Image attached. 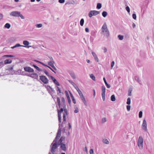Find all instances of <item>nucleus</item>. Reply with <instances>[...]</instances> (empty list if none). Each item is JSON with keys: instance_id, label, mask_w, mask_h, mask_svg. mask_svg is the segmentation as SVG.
Masks as SVG:
<instances>
[{"instance_id": "obj_1", "label": "nucleus", "mask_w": 154, "mask_h": 154, "mask_svg": "<svg viewBox=\"0 0 154 154\" xmlns=\"http://www.w3.org/2000/svg\"><path fill=\"white\" fill-rule=\"evenodd\" d=\"M46 88H47V90L49 91V92L51 95L52 98H53L54 100H55L54 99H56V102L58 103V97L55 96L54 95H53V94L54 93V91L53 89L50 86L48 85H46L45 86Z\"/></svg>"}, {"instance_id": "obj_2", "label": "nucleus", "mask_w": 154, "mask_h": 154, "mask_svg": "<svg viewBox=\"0 0 154 154\" xmlns=\"http://www.w3.org/2000/svg\"><path fill=\"white\" fill-rule=\"evenodd\" d=\"M143 139L142 136H140L138 138V145L140 149H142L143 148Z\"/></svg>"}, {"instance_id": "obj_3", "label": "nucleus", "mask_w": 154, "mask_h": 154, "mask_svg": "<svg viewBox=\"0 0 154 154\" xmlns=\"http://www.w3.org/2000/svg\"><path fill=\"white\" fill-rule=\"evenodd\" d=\"M78 93L80 96L81 100L82 101L85 105V106H87V103L82 91H79L78 92Z\"/></svg>"}, {"instance_id": "obj_4", "label": "nucleus", "mask_w": 154, "mask_h": 154, "mask_svg": "<svg viewBox=\"0 0 154 154\" xmlns=\"http://www.w3.org/2000/svg\"><path fill=\"white\" fill-rule=\"evenodd\" d=\"M100 14V12L97 11H90L88 15L90 17H91L93 16L97 15Z\"/></svg>"}, {"instance_id": "obj_5", "label": "nucleus", "mask_w": 154, "mask_h": 154, "mask_svg": "<svg viewBox=\"0 0 154 154\" xmlns=\"http://www.w3.org/2000/svg\"><path fill=\"white\" fill-rule=\"evenodd\" d=\"M40 80L44 84H47L48 82V79L44 75H41L39 76Z\"/></svg>"}, {"instance_id": "obj_6", "label": "nucleus", "mask_w": 154, "mask_h": 154, "mask_svg": "<svg viewBox=\"0 0 154 154\" xmlns=\"http://www.w3.org/2000/svg\"><path fill=\"white\" fill-rule=\"evenodd\" d=\"M62 127V124H59V129L58 130V138L60 137L61 136V132L64 133L65 131V130L64 128L62 129L61 127Z\"/></svg>"}, {"instance_id": "obj_7", "label": "nucleus", "mask_w": 154, "mask_h": 154, "mask_svg": "<svg viewBox=\"0 0 154 154\" xmlns=\"http://www.w3.org/2000/svg\"><path fill=\"white\" fill-rule=\"evenodd\" d=\"M26 75L29 76L32 78L36 79L38 81H39L38 79V76L37 74L36 73H33L31 74V75L26 74Z\"/></svg>"}, {"instance_id": "obj_8", "label": "nucleus", "mask_w": 154, "mask_h": 154, "mask_svg": "<svg viewBox=\"0 0 154 154\" xmlns=\"http://www.w3.org/2000/svg\"><path fill=\"white\" fill-rule=\"evenodd\" d=\"M142 128L145 131H147V123L145 119H144L143 121V124L142 125Z\"/></svg>"}, {"instance_id": "obj_9", "label": "nucleus", "mask_w": 154, "mask_h": 154, "mask_svg": "<svg viewBox=\"0 0 154 154\" xmlns=\"http://www.w3.org/2000/svg\"><path fill=\"white\" fill-rule=\"evenodd\" d=\"M24 69L26 72H32L34 71V70L33 69L29 66H26L24 67Z\"/></svg>"}, {"instance_id": "obj_10", "label": "nucleus", "mask_w": 154, "mask_h": 154, "mask_svg": "<svg viewBox=\"0 0 154 154\" xmlns=\"http://www.w3.org/2000/svg\"><path fill=\"white\" fill-rule=\"evenodd\" d=\"M20 13V12L18 11H12L10 13V15L13 17H18Z\"/></svg>"}, {"instance_id": "obj_11", "label": "nucleus", "mask_w": 154, "mask_h": 154, "mask_svg": "<svg viewBox=\"0 0 154 154\" xmlns=\"http://www.w3.org/2000/svg\"><path fill=\"white\" fill-rule=\"evenodd\" d=\"M59 145L60 146V148L62 150H63L64 151H65L66 150V145L65 144L63 143H61L60 144H59Z\"/></svg>"}, {"instance_id": "obj_12", "label": "nucleus", "mask_w": 154, "mask_h": 154, "mask_svg": "<svg viewBox=\"0 0 154 154\" xmlns=\"http://www.w3.org/2000/svg\"><path fill=\"white\" fill-rule=\"evenodd\" d=\"M64 107L66 108V107L65 106H64L63 108H64V112L65 113H64L63 115V121H66V116L65 115H67V109L66 108H65Z\"/></svg>"}, {"instance_id": "obj_13", "label": "nucleus", "mask_w": 154, "mask_h": 154, "mask_svg": "<svg viewBox=\"0 0 154 154\" xmlns=\"http://www.w3.org/2000/svg\"><path fill=\"white\" fill-rule=\"evenodd\" d=\"M63 108H61L60 110H58V120L60 122H61V116L59 113H61L63 112Z\"/></svg>"}, {"instance_id": "obj_14", "label": "nucleus", "mask_w": 154, "mask_h": 154, "mask_svg": "<svg viewBox=\"0 0 154 154\" xmlns=\"http://www.w3.org/2000/svg\"><path fill=\"white\" fill-rule=\"evenodd\" d=\"M65 139L66 137L65 136H62L60 139L58 140V146H59L60 144L63 143L62 141L65 140Z\"/></svg>"}, {"instance_id": "obj_15", "label": "nucleus", "mask_w": 154, "mask_h": 154, "mask_svg": "<svg viewBox=\"0 0 154 154\" xmlns=\"http://www.w3.org/2000/svg\"><path fill=\"white\" fill-rule=\"evenodd\" d=\"M51 78L52 80H53L54 83L56 84L57 85V91H58V82L57 81V80L54 78L53 76H51Z\"/></svg>"}, {"instance_id": "obj_16", "label": "nucleus", "mask_w": 154, "mask_h": 154, "mask_svg": "<svg viewBox=\"0 0 154 154\" xmlns=\"http://www.w3.org/2000/svg\"><path fill=\"white\" fill-rule=\"evenodd\" d=\"M65 92L66 93V96L67 97V99L68 100V102L69 104H70L71 103V100H70V98L69 94L67 92V91H65Z\"/></svg>"}, {"instance_id": "obj_17", "label": "nucleus", "mask_w": 154, "mask_h": 154, "mask_svg": "<svg viewBox=\"0 0 154 154\" xmlns=\"http://www.w3.org/2000/svg\"><path fill=\"white\" fill-rule=\"evenodd\" d=\"M92 54L93 57H94V58L95 61L97 62H99L98 59L97 57V55L94 52H92Z\"/></svg>"}, {"instance_id": "obj_18", "label": "nucleus", "mask_w": 154, "mask_h": 154, "mask_svg": "<svg viewBox=\"0 0 154 154\" xmlns=\"http://www.w3.org/2000/svg\"><path fill=\"white\" fill-rule=\"evenodd\" d=\"M23 44L25 46H27V47L28 48H29L30 47H32L31 46H28L29 44V42L28 41L26 40H24L23 42Z\"/></svg>"}, {"instance_id": "obj_19", "label": "nucleus", "mask_w": 154, "mask_h": 154, "mask_svg": "<svg viewBox=\"0 0 154 154\" xmlns=\"http://www.w3.org/2000/svg\"><path fill=\"white\" fill-rule=\"evenodd\" d=\"M14 66V65H11L10 66H7L6 70L8 71L12 70L13 69Z\"/></svg>"}, {"instance_id": "obj_20", "label": "nucleus", "mask_w": 154, "mask_h": 154, "mask_svg": "<svg viewBox=\"0 0 154 154\" xmlns=\"http://www.w3.org/2000/svg\"><path fill=\"white\" fill-rule=\"evenodd\" d=\"M102 31L104 32V31L106 30V29H108L106 25V23H104L103 25L102 28Z\"/></svg>"}, {"instance_id": "obj_21", "label": "nucleus", "mask_w": 154, "mask_h": 154, "mask_svg": "<svg viewBox=\"0 0 154 154\" xmlns=\"http://www.w3.org/2000/svg\"><path fill=\"white\" fill-rule=\"evenodd\" d=\"M19 47H26V46H25L21 45L20 44L18 43V44H16L14 46L11 47V49H14L16 48Z\"/></svg>"}, {"instance_id": "obj_22", "label": "nucleus", "mask_w": 154, "mask_h": 154, "mask_svg": "<svg viewBox=\"0 0 154 154\" xmlns=\"http://www.w3.org/2000/svg\"><path fill=\"white\" fill-rule=\"evenodd\" d=\"M69 73L71 76V77L73 79H75L76 78V76L75 75V73L72 72V71H70L69 72Z\"/></svg>"}, {"instance_id": "obj_23", "label": "nucleus", "mask_w": 154, "mask_h": 154, "mask_svg": "<svg viewBox=\"0 0 154 154\" xmlns=\"http://www.w3.org/2000/svg\"><path fill=\"white\" fill-rule=\"evenodd\" d=\"M134 79L140 85H141V81L140 80L139 78L138 77L135 76L134 77Z\"/></svg>"}, {"instance_id": "obj_24", "label": "nucleus", "mask_w": 154, "mask_h": 154, "mask_svg": "<svg viewBox=\"0 0 154 154\" xmlns=\"http://www.w3.org/2000/svg\"><path fill=\"white\" fill-rule=\"evenodd\" d=\"M69 93H70V94L71 97L72 99V100L73 103L74 104H75L76 103V101H75V98H74V97L72 94L70 92H69Z\"/></svg>"}, {"instance_id": "obj_25", "label": "nucleus", "mask_w": 154, "mask_h": 154, "mask_svg": "<svg viewBox=\"0 0 154 154\" xmlns=\"http://www.w3.org/2000/svg\"><path fill=\"white\" fill-rule=\"evenodd\" d=\"M103 81H104V82L105 84L106 85V86L107 88H109L111 86H110V85H109L107 83L105 78L104 77L103 78Z\"/></svg>"}, {"instance_id": "obj_26", "label": "nucleus", "mask_w": 154, "mask_h": 154, "mask_svg": "<svg viewBox=\"0 0 154 154\" xmlns=\"http://www.w3.org/2000/svg\"><path fill=\"white\" fill-rule=\"evenodd\" d=\"M12 62V60L10 59H6L4 61V63L5 64H10Z\"/></svg>"}, {"instance_id": "obj_27", "label": "nucleus", "mask_w": 154, "mask_h": 154, "mask_svg": "<svg viewBox=\"0 0 154 154\" xmlns=\"http://www.w3.org/2000/svg\"><path fill=\"white\" fill-rule=\"evenodd\" d=\"M102 94H105L106 92V88L104 86L101 87Z\"/></svg>"}, {"instance_id": "obj_28", "label": "nucleus", "mask_w": 154, "mask_h": 154, "mask_svg": "<svg viewBox=\"0 0 154 154\" xmlns=\"http://www.w3.org/2000/svg\"><path fill=\"white\" fill-rule=\"evenodd\" d=\"M10 27H11V25L8 23H6L4 26V28H7L8 29H9Z\"/></svg>"}, {"instance_id": "obj_29", "label": "nucleus", "mask_w": 154, "mask_h": 154, "mask_svg": "<svg viewBox=\"0 0 154 154\" xmlns=\"http://www.w3.org/2000/svg\"><path fill=\"white\" fill-rule=\"evenodd\" d=\"M32 66H33L39 72L41 71V69L39 68L38 66H37L35 64H33L32 65Z\"/></svg>"}, {"instance_id": "obj_30", "label": "nucleus", "mask_w": 154, "mask_h": 154, "mask_svg": "<svg viewBox=\"0 0 154 154\" xmlns=\"http://www.w3.org/2000/svg\"><path fill=\"white\" fill-rule=\"evenodd\" d=\"M111 100L112 101H115L116 100V98L114 94L112 95L111 96Z\"/></svg>"}, {"instance_id": "obj_31", "label": "nucleus", "mask_w": 154, "mask_h": 154, "mask_svg": "<svg viewBox=\"0 0 154 154\" xmlns=\"http://www.w3.org/2000/svg\"><path fill=\"white\" fill-rule=\"evenodd\" d=\"M104 32H105L104 34L107 37H108L109 35V33L108 29H106Z\"/></svg>"}, {"instance_id": "obj_32", "label": "nucleus", "mask_w": 154, "mask_h": 154, "mask_svg": "<svg viewBox=\"0 0 154 154\" xmlns=\"http://www.w3.org/2000/svg\"><path fill=\"white\" fill-rule=\"evenodd\" d=\"M73 86L78 92L80 91L79 88L75 84Z\"/></svg>"}, {"instance_id": "obj_33", "label": "nucleus", "mask_w": 154, "mask_h": 154, "mask_svg": "<svg viewBox=\"0 0 154 154\" xmlns=\"http://www.w3.org/2000/svg\"><path fill=\"white\" fill-rule=\"evenodd\" d=\"M54 61H50L48 62V64L51 66H52L54 65Z\"/></svg>"}, {"instance_id": "obj_34", "label": "nucleus", "mask_w": 154, "mask_h": 154, "mask_svg": "<svg viewBox=\"0 0 154 154\" xmlns=\"http://www.w3.org/2000/svg\"><path fill=\"white\" fill-rule=\"evenodd\" d=\"M91 36L96 37V34L95 32L94 31H92L91 32Z\"/></svg>"}, {"instance_id": "obj_35", "label": "nucleus", "mask_w": 154, "mask_h": 154, "mask_svg": "<svg viewBox=\"0 0 154 154\" xmlns=\"http://www.w3.org/2000/svg\"><path fill=\"white\" fill-rule=\"evenodd\" d=\"M107 15V12L106 11H103L102 13V15L104 17H106Z\"/></svg>"}, {"instance_id": "obj_36", "label": "nucleus", "mask_w": 154, "mask_h": 154, "mask_svg": "<svg viewBox=\"0 0 154 154\" xmlns=\"http://www.w3.org/2000/svg\"><path fill=\"white\" fill-rule=\"evenodd\" d=\"M95 38V37L90 36V41L91 43H93V41H94Z\"/></svg>"}, {"instance_id": "obj_37", "label": "nucleus", "mask_w": 154, "mask_h": 154, "mask_svg": "<svg viewBox=\"0 0 154 154\" xmlns=\"http://www.w3.org/2000/svg\"><path fill=\"white\" fill-rule=\"evenodd\" d=\"M84 19L83 18H82L81 19L80 21V25L82 26L84 23Z\"/></svg>"}, {"instance_id": "obj_38", "label": "nucleus", "mask_w": 154, "mask_h": 154, "mask_svg": "<svg viewBox=\"0 0 154 154\" xmlns=\"http://www.w3.org/2000/svg\"><path fill=\"white\" fill-rule=\"evenodd\" d=\"M102 7V5L101 3H98L97 4V8L98 9H100Z\"/></svg>"}, {"instance_id": "obj_39", "label": "nucleus", "mask_w": 154, "mask_h": 154, "mask_svg": "<svg viewBox=\"0 0 154 154\" xmlns=\"http://www.w3.org/2000/svg\"><path fill=\"white\" fill-rule=\"evenodd\" d=\"M90 78L93 80H95V78L94 75L93 74H91L90 75Z\"/></svg>"}, {"instance_id": "obj_40", "label": "nucleus", "mask_w": 154, "mask_h": 154, "mask_svg": "<svg viewBox=\"0 0 154 154\" xmlns=\"http://www.w3.org/2000/svg\"><path fill=\"white\" fill-rule=\"evenodd\" d=\"M103 143L106 144H108L109 143V141L107 139H103Z\"/></svg>"}, {"instance_id": "obj_41", "label": "nucleus", "mask_w": 154, "mask_h": 154, "mask_svg": "<svg viewBox=\"0 0 154 154\" xmlns=\"http://www.w3.org/2000/svg\"><path fill=\"white\" fill-rule=\"evenodd\" d=\"M118 38H119V39L122 40L123 39V35H119L118 36Z\"/></svg>"}, {"instance_id": "obj_42", "label": "nucleus", "mask_w": 154, "mask_h": 154, "mask_svg": "<svg viewBox=\"0 0 154 154\" xmlns=\"http://www.w3.org/2000/svg\"><path fill=\"white\" fill-rule=\"evenodd\" d=\"M126 103L128 105H130L131 103V99L130 97L128 98L127 100Z\"/></svg>"}, {"instance_id": "obj_43", "label": "nucleus", "mask_w": 154, "mask_h": 154, "mask_svg": "<svg viewBox=\"0 0 154 154\" xmlns=\"http://www.w3.org/2000/svg\"><path fill=\"white\" fill-rule=\"evenodd\" d=\"M132 91V89H129L128 91V95L129 96H131V91Z\"/></svg>"}, {"instance_id": "obj_44", "label": "nucleus", "mask_w": 154, "mask_h": 154, "mask_svg": "<svg viewBox=\"0 0 154 154\" xmlns=\"http://www.w3.org/2000/svg\"><path fill=\"white\" fill-rule=\"evenodd\" d=\"M143 114V112L142 111H140L139 112V117L140 118H141L142 117Z\"/></svg>"}, {"instance_id": "obj_45", "label": "nucleus", "mask_w": 154, "mask_h": 154, "mask_svg": "<svg viewBox=\"0 0 154 154\" xmlns=\"http://www.w3.org/2000/svg\"><path fill=\"white\" fill-rule=\"evenodd\" d=\"M35 26H36L37 28H39L42 27V24H36L35 25Z\"/></svg>"}, {"instance_id": "obj_46", "label": "nucleus", "mask_w": 154, "mask_h": 154, "mask_svg": "<svg viewBox=\"0 0 154 154\" xmlns=\"http://www.w3.org/2000/svg\"><path fill=\"white\" fill-rule=\"evenodd\" d=\"M3 57H14V56L11 55H4Z\"/></svg>"}, {"instance_id": "obj_47", "label": "nucleus", "mask_w": 154, "mask_h": 154, "mask_svg": "<svg viewBox=\"0 0 154 154\" xmlns=\"http://www.w3.org/2000/svg\"><path fill=\"white\" fill-rule=\"evenodd\" d=\"M18 17H20L22 19H24L25 17L23 16V15L20 14H20L18 15Z\"/></svg>"}, {"instance_id": "obj_48", "label": "nucleus", "mask_w": 154, "mask_h": 154, "mask_svg": "<svg viewBox=\"0 0 154 154\" xmlns=\"http://www.w3.org/2000/svg\"><path fill=\"white\" fill-rule=\"evenodd\" d=\"M125 9L128 13L130 12V9L128 6H126L125 8Z\"/></svg>"}, {"instance_id": "obj_49", "label": "nucleus", "mask_w": 154, "mask_h": 154, "mask_svg": "<svg viewBox=\"0 0 154 154\" xmlns=\"http://www.w3.org/2000/svg\"><path fill=\"white\" fill-rule=\"evenodd\" d=\"M102 97L103 101L105 100V94H102Z\"/></svg>"}, {"instance_id": "obj_50", "label": "nucleus", "mask_w": 154, "mask_h": 154, "mask_svg": "<svg viewBox=\"0 0 154 154\" xmlns=\"http://www.w3.org/2000/svg\"><path fill=\"white\" fill-rule=\"evenodd\" d=\"M102 121L103 123H104L106 121V118H103L102 119Z\"/></svg>"}, {"instance_id": "obj_51", "label": "nucleus", "mask_w": 154, "mask_h": 154, "mask_svg": "<svg viewBox=\"0 0 154 154\" xmlns=\"http://www.w3.org/2000/svg\"><path fill=\"white\" fill-rule=\"evenodd\" d=\"M115 64V62L114 61H112L111 63V69H112L113 67L114 66Z\"/></svg>"}, {"instance_id": "obj_52", "label": "nucleus", "mask_w": 154, "mask_h": 154, "mask_svg": "<svg viewBox=\"0 0 154 154\" xmlns=\"http://www.w3.org/2000/svg\"><path fill=\"white\" fill-rule=\"evenodd\" d=\"M126 108L128 111H129L130 110L131 108V106L130 105H128L127 106Z\"/></svg>"}, {"instance_id": "obj_53", "label": "nucleus", "mask_w": 154, "mask_h": 154, "mask_svg": "<svg viewBox=\"0 0 154 154\" xmlns=\"http://www.w3.org/2000/svg\"><path fill=\"white\" fill-rule=\"evenodd\" d=\"M132 17L134 19L136 20V14H132Z\"/></svg>"}, {"instance_id": "obj_54", "label": "nucleus", "mask_w": 154, "mask_h": 154, "mask_svg": "<svg viewBox=\"0 0 154 154\" xmlns=\"http://www.w3.org/2000/svg\"><path fill=\"white\" fill-rule=\"evenodd\" d=\"M90 154H93L94 150L92 149H91L89 151Z\"/></svg>"}, {"instance_id": "obj_55", "label": "nucleus", "mask_w": 154, "mask_h": 154, "mask_svg": "<svg viewBox=\"0 0 154 154\" xmlns=\"http://www.w3.org/2000/svg\"><path fill=\"white\" fill-rule=\"evenodd\" d=\"M65 2V0H58V2L60 3H63Z\"/></svg>"}, {"instance_id": "obj_56", "label": "nucleus", "mask_w": 154, "mask_h": 154, "mask_svg": "<svg viewBox=\"0 0 154 154\" xmlns=\"http://www.w3.org/2000/svg\"><path fill=\"white\" fill-rule=\"evenodd\" d=\"M43 71L46 75L48 74L49 73L45 69H43Z\"/></svg>"}, {"instance_id": "obj_57", "label": "nucleus", "mask_w": 154, "mask_h": 154, "mask_svg": "<svg viewBox=\"0 0 154 154\" xmlns=\"http://www.w3.org/2000/svg\"><path fill=\"white\" fill-rule=\"evenodd\" d=\"M69 82L70 83H71V84L73 85H73H74L75 84V83H74L73 82H72V81H71V80H68Z\"/></svg>"}, {"instance_id": "obj_58", "label": "nucleus", "mask_w": 154, "mask_h": 154, "mask_svg": "<svg viewBox=\"0 0 154 154\" xmlns=\"http://www.w3.org/2000/svg\"><path fill=\"white\" fill-rule=\"evenodd\" d=\"M61 100L63 104L65 103V100L64 97H62L61 98Z\"/></svg>"}, {"instance_id": "obj_59", "label": "nucleus", "mask_w": 154, "mask_h": 154, "mask_svg": "<svg viewBox=\"0 0 154 154\" xmlns=\"http://www.w3.org/2000/svg\"><path fill=\"white\" fill-rule=\"evenodd\" d=\"M79 112V109L77 108H76L75 110L74 111V112L75 113H77Z\"/></svg>"}, {"instance_id": "obj_60", "label": "nucleus", "mask_w": 154, "mask_h": 154, "mask_svg": "<svg viewBox=\"0 0 154 154\" xmlns=\"http://www.w3.org/2000/svg\"><path fill=\"white\" fill-rule=\"evenodd\" d=\"M85 31L86 32H89V29L87 27L85 29Z\"/></svg>"}, {"instance_id": "obj_61", "label": "nucleus", "mask_w": 154, "mask_h": 154, "mask_svg": "<svg viewBox=\"0 0 154 154\" xmlns=\"http://www.w3.org/2000/svg\"><path fill=\"white\" fill-rule=\"evenodd\" d=\"M68 125H69V129H70L71 128V125L70 123H68Z\"/></svg>"}, {"instance_id": "obj_62", "label": "nucleus", "mask_w": 154, "mask_h": 154, "mask_svg": "<svg viewBox=\"0 0 154 154\" xmlns=\"http://www.w3.org/2000/svg\"><path fill=\"white\" fill-rule=\"evenodd\" d=\"M104 52L106 53L107 51V49L106 47L104 48Z\"/></svg>"}, {"instance_id": "obj_63", "label": "nucleus", "mask_w": 154, "mask_h": 154, "mask_svg": "<svg viewBox=\"0 0 154 154\" xmlns=\"http://www.w3.org/2000/svg\"><path fill=\"white\" fill-rule=\"evenodd\" d=\"M93 96L94 97L95 96V90H94V89H93Z\"/></svg>"}, {"instance_id": "obj_64", "label": "nucleus", "mask_w": 154, "mask_h": 154, "mask_svg": "<svg viewBox=\"0 0 154 154\" xmlns=\"http://www.w3.org/2000/svg\"><path fill=\"white\" fill-rule=\"evenodd\" d=\"M132 26L133 28H135L136 27V25L134 23H133L132 24Z\"/></svg>"}]
</instances>
